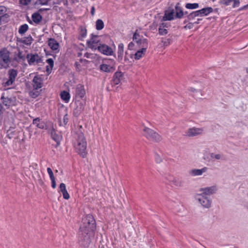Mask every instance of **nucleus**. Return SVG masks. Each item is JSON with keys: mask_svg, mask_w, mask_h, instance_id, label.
I'll return each instance as SVG.
<instances>
[{"mask_svg": "<svg viewBox=\"0 0 248 248\" xmlns=\"http://www.w3.org/2000/svg\"><path fill=\"white\" fill-rule=\"evenodd\" d=\"M26 59L25 55L21 51H19L17 54H15L13 60L17 62H20L21 61H24Z\"/></svg>", "mask_w": 248, "mask_h": 248, "instance_id": "25", "label": "nucleus"}, {"mask_svg": "<svg viewBox=\"0 0 248 248\" xmlns=\"http://www.w3.org/2000/svg\"><path fill=\"white\" fill-rule=\"evenodd\" d=\"M166 179H167L170 183L171 184L172 182V180L174 179V177L170 175H168L166 176Z\"/></svg>", "mask_w": 248, "mask_h": 248, "instance_id": "53", "label": "nucleus"}, {"mask_svg": "<svg viewBox=\"0 0 248 248\" xmlns=\"http://www.w3.org/2000/svg\"><path fill=\"white\" fill-rule=\"evenodd\" d=\"M104 27V23L102 20L97 19L95 22V28L98 31L102 30Z\"/></svg>", "mask_w": 248, "mask_h": 248, "instance_id": "33", "label": "nucleus"}, {"mask_svg": "<svg viewBox=\"0 0 248 248\" xmlns=\"http://www.w3.org/2000/svg\"><path fill=\"white\" fill-rule=\"evenodd\" d=\"M146 51H143V50L140 49L137 51L134 54H129L128 52L127 51H126L125 52V59H128V57H129L131 58H133L134 57L135 60H140L145 54Z\"/></svg>", "mask_w": 248, "mask_h": 248, "instance_id": "12", "label": "nucleus"}, {"mask_svg": "<svg viewBox=\"0 0 248 248\" xmlns=\"http://www.w3.org/2000/svg\"><path fill=\"white\" fill-rule=\"evenodd\" d=\"M143 132H144V136L150 140L158 142L162 140L161 137L151 128L145 127L143 129Z\"/></svg>", "mask_w": 248, "mask_h": 248, "instance_id": "5", "label": "nucleus"}, {"mask_svg": "<svg viewBox=\"0 0 248 248\" xmlns=\"http://www.w3.org/2000/svg\"><path fill=\"white\" fill-rule=\"evenodd\" d=\"M8 79H7L6 81H3L5 87H8L13 84L17 76V71L14 69H10L8 72Z\"/></svg>", "mask_w": 248, "mask_h": 248, "instance_id": "7", "label": "nucleus"}, {"mask_svg": "<svg viewBox=\"0 0 248 248\" xmlns=\"http://www.w3.org/2000/svg\"><path fill=\"white\" fill-rule=\"evenodd\" d=\"M84 227L86 228H91L93 224L92 222L93 221V216L92 215H87L82 219Z\"/></svg>", "mask_w": 248, "mask_h": 248, "instance_id": "19", "label": "nucleus"}, {"mask_svg": "<svg viewBox=\"0 0 248 248\" xmlns=\"http://www.w3.org/2000/svg\"><path fill=\"white\" fill-rule=\"evenodd\" d=\"M26 58L30 65L38 64L42 62V58L37 53L28 54Z\"/></svg>", "mask_w": 248, "mask_h": 248, "instance_id": "8", "label": "nucleus"}, {"mask_svg": "<svg viewBox=\"0 0 248 248\" xmlns=\"http://www.w3.org/2000/svg\"><path fill=\"white\" fill-rule=\"evenodd\" d=\"M75 138V147L76 150L79 154L84 157L86 155L87 143L84 134L81 132H78Z\"/></svg>", "mask_w": 248, "mask_h": 248, "instance_id": "1", "label": "nucleus"}, {"mask_svg": "<svg viewBox=\"0 0 248 248\" xmlns=\"http://www.w3.org/2000/svg\"><path fill=\"white\" fill-rule=\"evenodd\" d=\"M211 158L213 160H219L221 159V155L220 154H215L211 153L210 154Z\"/></svg>", "mask_w": 248, "mask_h": 248, "instance_id": "43", "label": "nucleus"}, {"mask_svg": "<svg viewBox=\"0 0 248 248\" xmlns=\"http://www.w3.org/2000/svg\"><path fill=\"white\" fill-rule=\"evenodd\" d=\"M197 16H197L195 11H194L189 14L187 17L188 20H192Z\"/></svg>", "mask_w": 248, "mask_h": 248, "instance_id": "44", "label": "nucleus"}, {"mask_svg": "<svg viewBox=\"0 0 248 248\" xmlns=\"http://www.w3.org/2000/svg\"><path fill=\"white\" fill-rule=\"evenodd\" d=\"M33 90H38L42 87L43 79L39 76H35L32 81Z\"/></svg>", "mask_w": 248, "mask_h": 248, "instance_id": "13", "label": "nucleus"}, {"mask_svg": "<svg viewBox=\"0 0 248 248\" xmlns=\"http://www.w3.org/2000/svg\"><path fill=\"white\" fill-rule=\"evenodd\" d=\"M91 14L92 15H93V6H92L91 8Z\"/></svg>", "mask_w": 248, "mask_h": 248, "instance_id": "60", "label": "nucleus"}, {"mask_svg": "<svg viewBox=\"0 0 248 248\" xmlns=\"http://www.w3.org/2000/svg\"><path fill=\"white\" fill-rule=\"evenodd\" d=\"M51 182V186L53 188H55L56 187V183L55 181V178H50Z\"/></svg>", "mask_w": 248, "mask_h": 248, "instance_id": "52", "label": "nucleus"}, {"mask_svg": "<svg viewBox=\"0 0 248 248\" xmlns=\"http://www.w3.org/2000/svg\"><path fill=\"white\" fill-rule=\"evenodd\" d=\"M87 34V31L85 28L81 27L79 31L80 38L79 39H82L84 38Z\"/></svg>", "mask_w": 248, "mask_h": 248, "instance_id": "40", "label": "nucleus"}, {"mask_svg": "<svg viewBox=\"0 0 248 248\" xmlns=\"http://www.w3.org/2000/svg\"><path fill=\"white\" fill-rule=\"evenodd\" d=\"M32 124L41 129H44L46 126L45 122L43 121L42 119L39 117L35 118L33 120Z\"/></svg>", "mask_w": 248, "mask_h": 248, "instance_id": "20", "label": "nucleus"}, {"mask_svg": "<svg viewBox=\"0 0 248 248\" xmlns=\"http://www.w3.org/2000/svg\"><path fill=\"white\" fill-rule=\"evenodd\" d=\"M31 18L35 23L39 24L42 20V16L39 13L36 12L32 15Z\"/></svg>", "mask_w": 248, "mask_h": 248, "instance_id": "28", "label": "nucleus"}, {"mask_svg": "<svg viewBox=\"0 0 248 248\" xmlns=\"http://www.w3.org/2000/svg\"><path fill=\"white\" fill-rule=\"evenodd\" d=\"M194 24L192 22H189L188 24H187L186 26L184 27V28L185 30L187 29H191L193 27V25Z\"/></svg>", "mask_w": 248, "mask_h": 248, "instance_id": "48", "label": "nucleus"}, {"mask_svg": "<svg viewBox=\"0 0 248 248\" xmlns=\"http://www.w3.org/2000/svg\"><path fill=\"white\" fill-rule=\"evenodd\" d=\"M84 57H86V58L91 59L92 60L93 58V54L91 53H88V52L85 53Z\"/></svg>", "mask_w": 248, "mask_h": 248, "instance_id": "54", "label": "nucleus"}, {"mask_svg": "<svg viewBox=\"0 0 248 248\" xmlns=\"http://www.w3.org/2000/svg\"><path fill=\"white\" fill-rule=\"evenodd\" d=\"M48 45L49 47L55 53H58L59 52V44L54 38H51L48 39Z\"/></svg>", "mask_w": 248, "mask_h": 248, "instance_id": "14", "label": "nucleus"}, {"mask_svg": "<svg viewBox=\"0 0 248 248\" xmlns=\"http://www.w3.org/2000/svg\"><path fill=\"white\" fill-rule=\"evenodd\" d=\"M189 20H188V19L187 18L184 21V23L186 24V23L188 22Z\"/></svg>", "mask_w": 248, "mask_h": 248, "instance_id": "63", "label": "nucleus"}, {"mask_svg": "<svg viewBox=\"0 0 248 248\" xmlns=\"http://www.w3.org/2000/svg\"><path fill=\"white\" fill-rule=\"evenodd\" d=\"M164 20H171L174 19V12L173 11L165 14L163 17Z\"/></svg>", "mask_w": 248, "mask_h": 248, "instance_id": "37", "label": "nucleus"}, {"mask_svg": "<svg viewBox=\"0 0 248 248\" xmlns=\"http://www.w3.org/2000/svg\"><path fill=\"white\" fill-rule=\"evenodd\" d=\"M91 242V239L89 238V235L87 234L84 237L83 241L81 242V245L85 247H88L89 245Z\"/></svg>", "mask_w": 248, "mask_h": 248, "instance_id": "34", "label": "nucleus"}, {"mask_svg": "<svg viewBox=\"0 0 248 248\" xmlns=\"http://www.w3.org/2000/svg\"><path fill=\"white\" fill-rule=\"evenodd\" d=\"M97 35H94V49L97 50L99 52L107 56H112L114 55V50L108 46L101 43H95V38Z\"/></svg>", "mask_w": 248, "mask_h": 248, "instance_id": "2", "label": "nucleus"}, {"mask_svg": "<svg viewBox=\"0 0 248 248\" xmlns=\"http://www.w3.org/2000/svg\"><path fill=\"white\" fill-rule=\"evenodd\" d=\"M199 5L198 3H186V8L188 9H195L199 8Z\"/></svg>", "mask_w": 248, "mask_h": 248, "instance_id": "38", "label": "nucleus"}, {"mask_svg": "<svg viewBox=\"0 0 248 248\" xmlns=\"http://www.w3.org/2000/svg\"><path fill=\"white\" fill-rule=\"evenodd\" d=\"M232 2H233L232 7L236 8L239 6L240 1L239 0H232Z\"/></svg>", "mask_w": 248, "mask_h": 248, "instance_id": "51", "label": "nucleus"}, {"mask_svg": "<svg viewBox=\"0 0 248 248\" xmlns=\"http://www.w3.org/2000/svg\"><path fill=\"white\" fill-rule=\"evenodd\" d=\"M208 170L207 167H203L202 169H193L189 172L190 175L193 176L202 175Z\"/></svg>", "mask_w": 248, "mask_h": 248, "instance_id": "22", "label": "nucleus"}, {"mask_svg": "<svg viewBox=\"0 0 248 248\" xmlns=\"http://www.w3.org/2000/svg\"><path fill=\"white\" fill-rule=\"evenodd\" d=\"M47 172L49 176L50 179L55 177L53 171L50 168H47Z\"/></svg>", "mask_w": 248, "mask_h": 248, "instance_id": "49", "label": "nucleus"}, {"mask_svg": "<svg viewBox=\"0 0 248 248\" xmlns=\"http://www.w3.org/2000/svg\"><path fill=\"white\" fill-rule=\"evenodd\" d=\"M89 43H93V33L91 34V39L90 41L88 42Z\"/></svg>", "mask_w": 248, "mask_h": 248, "instance_id": "58", "label": "nucleus"}, {"mask_svg": "<svg viewBox=\"0 0 248 248\" xmlns=\"http://www.w3.org/2000/svg\"><path fill=\"white\" fill-rule=\"evenodd\" d=\"M9 15L7 8L4 6H0V25L8 21Z\"/></svg>", "mask_w": 248, "mask_h": 248, "instance_id": "9", "label": "nucleus"}, {"mask_svg": "<svg viewBox=\"0 0 248 248\" xmlns=\"http://www.w3.org/2000/svg\"><path fill=\"white\" fill-rule=\"evenodd\" d=\"M217 190L216 186H212L210 187H206L205 188H200V191L202 195L206 196V195H210L215 193Z\"/></svg>", "mask_w": 248, "mask_h": 248, "instance_id": "15", "label": "nucleus"}, {"mask_svg": "<svg viewBox=\"0 0 248 248\" xmlns=\"http://www.w3.org/2000/svg\"><path fill=\"white\" fill-rule=\"evenodd\" d=\"M100 71L110 73L115 70V62L112 59H106L104 62L98 68Z\"/></svg>", "mask_w": 248, "mask_h": 248, "instance_id": "4", "label": "nucleus"}, {"mask_svg": "<svg viewBox=\"0 0 248 248\" xmlns=\"http://www.w3.org/2000/svg\"><path fill=\"white\" fill-rule=\"evenodd\" d=\"M61 3L60 1L57 0L56 1L53 0L52 2L53 4H60Z\"/></svg>", "mask_w": 248, "mask_h": 248, "instance_id": "57", "label": "nucleus"}, {"mask_svg": "<svg viewBox=\"0 0 248 248\" xmlns=\"http://www.w3.org/2000/svg\"><path fill=\"white\" fill-rule=\"evenodd\" d=\"M80 109H82V108H82V105H81V106H80Z\"/></svg>", "mask_w": 248, "mask_h": 248, "instance_id": "64", "label": "nucleus"}, {"mask_svg": "<svg viewBox=\"0 0 248 248\" xmlns=\"http://www.w3.org/2000/svg\"><path fill=\"white\" fill-rule=\"evenodd\" d=\"M85 94L84 87L81 84H78L76 86L75 89V98L76 99L79 100L82 99Z\"/></svg>", "mask_w": 248, "mask_h": 248, "instance_id": "10", "label": "nucleus"}, {"mask_svg": "<svg viewBox=\"0 0 248 248\" xmlns=\"http://www.w3.org/2000/svg\"><path fill=\"white\" fill-rule=\"evenodd\" d=\"M124 77V74L121 71L116 72L113 76V83L114 85L119 84Z\"/></svg>", "mask_w": 248, "mask_h": 248, "instance_id": "18", "label": "nucleus"}, {"mask_svg": "<svg viewBox=\"0 0 248 248\" xmlns=\"http://www.w3.org/2000/svg\"><path fill=\"white\" fill-rule=\"evenodd\" d=\"M105 59H103L102 57L95 54L94 55V64L97 67L99 68V65L102 64L105 61Z\"/></svg>", "mask_w": 248, "mask_h": 248, "instance_id": "26", "label": "nucleus"}, {"mask_svg": "<svg viewBox=\"0 0 248 248\" xmlns=\"http://www.w3.org/2000/svg\"><path fill=\"white\" fill-rule=\"evenodd\" d=\"M195 198L203 207L208 208L211 206V200L202 194H196Z\"/></svg>", "mask_w": 248, "mask_h": 248, "instance_id": "6", "label": "nucleus"}, {"mask_svg": "<svg viewBox=\"0 0 248 248\" xmlns=\"http://www.w3.org/2000/svg\"><path fill=\"white\" fill-rule=\"evenodd\" d=\"M202 128L192 127L188 128L185 132L186 136L187 137H194L202 134Z\"/></svg>", "mask_w": 248, "mask_h": 248, "instance_id": "11", "label": "nucleus"}, {"mask_svg": "<svg viewBox=\"0 0 248 248\" xmlns=\"http://www.w3.org/2000/svg\"><path fill=\"white\" fill-rule=\"evenodd\" d=\"M59 191L61 192L62 194L63 197L64 199L68 200L70 198L69 194H68L66 188V186L64 183H61L59 186Z\"/></svg>", "mask_w": 248, "mask_h": 248, "instance_id": "23", "label": "nucleus"}, {"mask_svg": "<svg viewBox=\"0 0 248 248\" xmlns=\"http://www.w3.org/2000/svg\"><path fill=\"white\" fill-rule=\"evenodd\" d=\"M80 61H81V62L83 63L85 65H87V64L88 63H90V62H92V61H89L88 60H83V59H81Z\"/></svg>", "mask_w": 248, "mask_h": 248, "instance_id": "56", "label": "nucleus"}, {"mask_svg": "<svg viewBox=\"0 0 248 248\" xmlns=\"http://www.w3.org/2000/svg\"><path fill=\"white\" fill-rule=\"evenodd\" d=\"M135 44L132 42L129 43L128 45V49L129 50H133L134 49Z\"/></svg>", "mask_w": 248, "mask_h": 248, "instance_id": "55", "label": "nucleus"}, {"mask_svg": "<svg viewBox=\"0 0 248 248\" xmlns=\"http://www.w3.org/2000/svg\"><path fill=\"white\" fill-rule=\"evenodd\" d=\"M68 122V115L66 114L63 118V122L62 123L61 121H60V126H64L66 125Z\"/></svg>", "mask_w": 248, "mask_h": 248, "instance_id": "42", "label": "nucleus"}, {"mask_svg": "<svg viewBox=\"0 0 248 248\" xmlns=\"http://www.w3.org/2000/svg\"><path fill=\"white\" fill-rule=\"evenodd\" d=\"M10 54V51L6 48L0 49V59L2 61V63H0V69L6 68L9 66L11 62Z\"/></svg>", "mask_w": 248, "mask_h": 248, "instance_id": "3", "label": "nucleus"}, {"mask_svg": "<svg viewBox=\"0 0 248 248\" xmlns=\"http://www.w3.org/2000/svg\"><path fill=\"white\" fill-rule=\"evenodd\" d=\"M51 137L53 140H54L58 144H59L61 137L59 135L57 134L55 131H52Z\"/></svg>", "mask_w": 248, "mask_h": 248, "instance_id": "36", "label": "nucleus"}, {"mask_svg": "<svg viewBox=\"0 0 248 248\" xmlns=\"http://www.w3.org/2000/svg\"><path fill=\"white\" fill-rule=\"evenodd\" d=\"M34 93H32V92L31 93V95L33 97H35L37 96V94H36L35 96H33Z\"/></svg>", "mask_w": 248, "mask_h": 248, "instance_id": "61", "label": "nucleus"}, {"mask_svg": "<svg viewBox=\"0 0 248 248\" xmlns=\"http://www.w3.org/2000/svg\"><path fill=\"white\" fill-rule=\"evenodd\" d=\"M201 20H202V19L198 18V19H197V20L196 21L193 22V23L194 24H198L200 23V21H201Z\"/></svg>", "mask_w": 248, "mask_h": 248, "instance_id": "59", "label": "nucleus"}, {"mask_svg": "<svg viewBox=\"0 0 248 248\" xmlns=\"http://www.w3.org/2000/svg\"><path fill=\"white\" fill-rule=\"evenodd\" d=\"M137 43L139 47L141 48V49L143 50V51H146L148 47V42L147 39L142 38L138 39L137 40Z\"/></svg>", "mask_w": 248, "mask_h": 248, "instance_id": "21", "label": "nucleus"}, {"mask_svg": "<svg viewBox=\"0 0 248 248\" xmlns=\"http://www.w3.org/2000/svg\"><path fill=\"white\" fill-rule=\"evenodd\" d=\"M170 184L173 185L177 187H182L184 186V182L180 178L174 177Z\"/></svg>", "mask_w": 248, "mask_h": 248, "instance_id": "30", "label": "nucleus"}, {"mask_svg": "<svg viewBox=\"0 0 248 248\" xmlns=\"http://www.w3.org/2000/svg\"><path fill=\"white\" fill-rule=\"evenodd\" d=\"M168 24L166 23H162L160 24L158 28V33L160 35H165L168 33V30L166 28H168Z\"/></svg>", "mask_w": 248, "mask_h": 248, "instance_id": "24", "label": "nucleus"}, {"mask_svg": "<svg viewBox=\"0 0 248 248\" xmlns=\"http://www.w3.org/2000/svg\"><path fill=\"white\" fill-rule=\"evenodd\" d=\"M3 104L7 108L15 105V99L12 97H5L3 95L1 97Z\"/></svg>", "mask_w": 248, "mask_h": 248, "instance_id": "16", "label": "nucleus"}, {"mask_svg": "<svg viewBox=\"0 0 248 248\" xmlns=\"http://www.w3.org/2000/svg\"><path fill=\"white\" fill-rule=\"evenodd\" d=\"M46 62L49 64L46 66V71L47 73H50L54 66V61L52 58L46 60Z\"/></svg>", "mask_w": 248, "mask_h": 248, "instance_id": "31", "label": "nucleus"}, {"mask_svg": "<svg viewBox=\"0 0 248 248\" xmlns=\"http://www.w3.org/2000/svg\"><path fill=\"white\" fill-rule=\"evenodd\" d=\"M176 16L178 18H182L184 16V12L182 9L179 6V3L175 6Z\"/></svg>", "mask_w": 248, "mask_h": 248, "instance_id": "32", "label": "nucleus"}, {"mask_svg": "<svg viewBox=\"0 0 248 248\" xmlns=\"http://www.w3.org/2000/svg\"><path fill=\"white\" fill-rule=\"evenodd\" d=\"M248 7V5H245L243 7H242L241 8V9H246Z\"/></svg>", "mask_w": 248, "mask_h": 248, "instance_id": "62", "label": "nucleus"}, {"mask_svg": "<svg viewBox=\"0 0 248 248\" xmlns=\"http://www.w3.org/2000/svg\"><path fill=\"white\" fill-rule=\"evenodd\" d=\"M140 39L141 38H140V34L138 32V30H137L133 35V39L137 42V40Z\"/></svg>", "mask_w": 248, "mask_h": 248, "instance_id": "47", "label": "nucleus"}, {"mask_svg": "<svg viewBox=\"0 0 248 248\" xmlns=\"http://www.w3.org/2000/svg\"><path fill=\"white\" fill-rule=\"evenodd\" d=\"M155 159L157 163H160L162 161V157L158 154L155 155Z\"/></svg>", "mask_w": 248, "mask_h": 248, "instance_id": "50", "label": "nucleus"}, {"mask_svg": "<svg viewBox=\"0 0 248 248\" xmlns=\"http://www.w3.org/2000/svg\"><path fill=\"white\" fill-rule=\"evenodd\" d=\"M32 0H19V3L24 6L29 5Z\"/></svg>", "mask_w": 248, "mask_h": 248, "instance_id": "46", "label": "nucleus"}, {"mask_svg": "<svg viewBox=\"0 0 248 248\" xmlns=\"http://www.w3.org/2000/svg\"><path fill=\"white\" fill-rule=\"evenodd\" d=\"M32 38L31 36H30L29 37H28L27 38H24L22 40V42L23 44L28 45H31L32 43Z\"/></svg>", "mask_w": 248, "mask_h": 248, "instance_id": "39", "label": "nucleus"}, {"mask_svg": "<svg viewBox=\"0 0 248 248\" xmlns=\"http://www.w3.org/2000/svg\"><path fill=\"white\" fill-rule=\"evenodd\" d=\"M213 9L212 7H206L201 10L196 11L195 12L197 16H203L208 15L210 13L213 12Z\"/></svg>", "mask_w": 248, "mask_h": 248, "instance_id": "17", "label": "nucleus"}, {"mask_svg": "<svg viewBox=\"0 0 248 248\" xmlns=\"http://www.w3.org/2000/svg\"><path fill=\"white\" fill-rule=\"evenodd\" d=\"M28 25L27 24H24L20 26L18 30V32L20 34H23L28 31Z\"/></svg>", "mask_w": 248, "mask_h": 248, "instance_id": "35", "label": "nucleus"}, {"mask_svg": "<svg viewBox=\"0 0 248 248\" xmlns=\"http://www.w3.org/2000/svg\"><path fill=\"white\" fill-rule=\"evenodd\" d=\"M232 2V0H220V3L225 6H229Z\"/></svg>", "mask_w": 248, "mask_h": 248, "instance_id": "45", "label": "nucleus"}, {"mask_svg": "<svg viewBox=\"0 0 248 248\" xmlns=\"http://www.w3.org/2000/svg\"><path fill=\"white\" fill-rule=\"evenodd\" d=\"M60 96L62 100L65 103L69 102L70 98V95L69 93L66 91H63L60 93Z\"/></svg>", "mask_w": 248, "mask_h": 248, "instance_id": "27", "label": "nucleus"}, {"mask_svg": "<svg viewBox=\"0 0 248 248\" xmlns=\"http://www.w3.org/2000/svg\"><path fill=\"white\" fill-rule=\"evenodd\" d=\"M162 42L164 46H167L172 43V40L170 38H162Z\"/></svg>", "mask_w": 248, "mask_h": 248, "instance_id": "41", "label": "nucleus"}, {"mask_svg": "<svg viewBox=\"0 0 248 248\" xmlns=\"http://www.w3.org/2000/svg\"><path fill=\"white\" fill-rule=\"evenodd\" d=\"M124 45L123 43H120L118 45V58L119 60H122L124 54Z\"/></svg>", "mask_w": 248, "mask_h": 248, "instance_id": "29", "label": "nucleus"}]
</instances>
